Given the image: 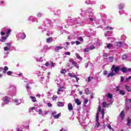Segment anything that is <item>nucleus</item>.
Instances as JSON below:
<instances>
[{
  "instance_id": "57",
  "label": "nucleus",
  "mask_w": 131,
  "mask_h": 131,
  "mask_svg": "<svg viewBox=\"0 0 131 131\" xmlns=\"http://www.w3.org/2000/svg\"><path fill=\"white\" fill-rule=\"evenodd\" d=\"M131 79V76H129V77H128L127 79H126V80H129V79Z\"/></svg>"
},
{
  "instance_id": "28",
  "label": "nucleus",
  "mask_w": 131,
  "mask_h": 131,
  "mask_svg": "<svg viewBox=\"0 0 131 131\" xmlns=\"http://www.w3.org/2000/svg\"><path fill=\"white\" fill-rule=\"evenodd\" d=\"M51 114L52 115H61V113L57 114V113L56 112H52Z\"/></svg>"
},
{
  "instance_id": "58",
  "label": "nucleus",
  "mask_w": 131,
  "mask_h": 131,
  "mask_svg": "<svg viewBox=\"0 0 131 131\" xmlns=\"http://www.w3.org/2000/svg\"><path fill=\"white\" fill-rule=\"evenodd\" d=\"M26 89H27L28 90H29V89H30V87H29V85H27Z\"/></svg>"
},
{
  "instance_id": "9",
  "label": "nucleus",
  "mask_w": 131,
  "mask_h": 131,
  "mask_svg": "<svg viewBox=\"0 0 131 131\" xmlns=\"http://www.w3.org/2000/svg\"><path fill=\"white\" fill-rule=\"evenodd\" d=\"M123 119H124V115H120L118 117L119 121H121V120H123Z\"/></svg>"
},
{
  "instance_id": "6",
  "label": "nucleus",
  "mask_w": 131,
  "mask_h": 131,
  "mask_svg": "<svg viewBox=\"0 0 131 131\" xmlns=\"http://www.w3.org/2000/svg\"><path fill=\"white\" fill-rule=\"evenodd\" d=\"M110 105H111V104L110 103H107V102H106L105 101H104L103 103H102V107L103 108H109Z\"/></svg>"
},
{
  "instance_id": "47",
  "label": "nucleus",
  "mask_w": 131,
  "mask_h": 131,
  "mask_svg": "<svg viewBox=\"0 0 131 131\" xmlns=\"http://www.w3.org/2000/svg\"><path fill=\"white\" fill-rule=\"evenodd\" d=\"M103 57H108V54L105 53H103Z\"/></svg>"
},
{
  "instance_id": "8",
  "label": "nucleus",
  "mask_w": 131,
  "mask_h": 131,
  "mask_svg": "<svg viewBox=\"0 0 131 131\" xmlns=\"http://www.w3.org/2000/svg\"><path fill=\"white\" fill-rule=\"evenodd\" d=\"M68 109L69 111H72L73 110V106L72 103H70L68 104Z\"/></svg>"
},
{
  "instance_id": "17",
  "label": "nucleus",
  "mask_w": 131,
  "mask_h": 131,
  "mask_svg": "<svg viewBox=\"0 0 131 131\" xmlns=\"http://www.w3.org/2000/svg\"><path fill=\"white\" fill-rule=\"evenodd\" d=\"M127 58H128V56L126 54H124L122 56V60H126V59H127Z\"/></svg>"
},
{
  "instance_id": "48",
  "label": "nucleus",
  "mask_w": 131,
  "mask_h": 131,
  "mask_svg": "<svg viewBox=\"0 0 131 131\" xmlns=\"http://www.w3.org/2000/svg\"><path fill=\"white\" fill-rule=\"evenodd\" d=\"M79 40H80V41H83V38H82L81 37H79Z\"/></svg>"
},
{
  "instance_id": "54",
  "label": "nucleus",
  "mask_w": 131,
  "mask_h": 131,
  "mask_svg": "<svg viewBox=\"0 0 131 131\" xmlns=\"http://www.w3.org/2000/svg\"><path fill=\"white\" fill-rule=\"evenodd\" d=\"M54 65H55V63H54V62H51V66L52 67H54Z\"/></svg>"
},
{
  "instance_id": "24",
  "label": "nucleus",
  "mask_w": 131,
  "mask_h": 131,
  "mask_svg": "<svg viewBox=\"0 0 131 131\" xmlns=\"http://www.w3.org/2000/svg\"><path fill=\"white\" fill-rule=\"evenodd\" d=\"M75 56L77 58V59H79V60H81V59H82V58L80 57V55H79V54H78V53H76Z\"/></svg>"
},
{
  "instance_id": "53",
  "label": "nucleus",
  "mask_w": 131,
  "mask_h": 131,
  "mask_svg": "<svg viewBox=\"0 0 131 131\" xmlns=\"http://www.w3.org/2000/svg\"><path fill=\"white\" fill-rule=\"evenodd\" d=\"M70 52H67L66 53V55H68V56H70Z\"/></svg>"
},
{
  "instance_id": "36",
  "label": "nucleus",
  "mask_w": 131,
  "mask_h": 131,
  "mask_svg": "<svg viewBox=\"0 0 131 131\" xmlns=\"http://www.w3.org/2000/svg\"><path fill=\"white\" fill-rule=\"evenodd\" d=\"M63 89L64 87H60L58 90V92H63Z\"/></svg>"
},
{
  "instance_id": "21",
  "label": "nucleus",
  "mask_w": 131,
  "mask_h": 131,
  "mask_svg": "<svg viewBox=\"0 0 131 131\" xmlns=\"http://www.w3.org/2000/svg\"><path fill=\"white\" fill-rule=\"evenodd\" d=\"M9 97L8 96H5V97H4L3 100L4 101V102H7V103H9Z\"/></svg>"
},
{
  "instance_id": "18",
  "label": "nucleus",
  "mask_w": 131,
  "mask_h": 131,
  "mask_svg": "<svg viewBox=\"0 0 131 131\" xmlns=\"http://www.w3.org/2000/svg\"><path fill=\"white\" fill-rule=\"evenodd\" d=\"M106 126H107V127H108V128L110 129V130L114 131V129L112 128L111 125H110V124H107Z\"/></svg>"
},
{
  "instance_id": "60",
  "label": "nucleus",
  "mask_w": 131,
  "mask_h": 131,
  "mask_svg": "<svg viewBox=\"0 0 131 131\" xmlns=\"http://www.w3.org/2000/svg\"><path fill=\"white\" fill-rule=\"evenodd\" d=\"M7 46H8V47H10L11 46V43H7Z\"/></svg>"
},
{
  "instance_id": "26",
  "label": "nucleus",
  "mask_w": 131,
  "mask_h": 131,
  "mask_svg": "<svg viewBox=\"0 0 131 131\" xmlns=\"http://www.w3.org/2000/svg\"><path fill=\"white\" fill-rule=\"evenodd\" d=\"M66 72H67L66 69H62L60 71L61 74H65V73H66Z\"/></svg>"
},
{
  "instance_id": "64",
  "label": "nucleus",
  "mask_w": 131,
  "mask_h": 131,
  "mask_svg": "<svg viewBox=\"0 0 131 131\" xmlns=\"http://www.w3.org/2000/svg\"><path fill=\"white\" fill-rule=\"evenodd\" d=\"M60 131H67V130H64V128H62Z\"/></svg>"
},
{
  "instance_id": "25",
  "label": "nucleus",
  "mask_w": 131,
  "mask_h": 131,
  "mask_svg": "<svg viewBox=\"0 0 131 131\" xmlns=\"http://www.w3.org/2000/svg\"><path fill=\"white\" fill-rule=\"evenodd\" d=\"M127 125H131V119L128 118L127 119Z\"/></svg>"
},
{
  "instance_id": "63",
  "label": "nucleus",
  "mask_w": 131,
  "mask_h": 131,
  "mask_svg": "<svg viewBox=\"0 0 131 131\" xmlns=\"http://www.w3.org/2000/svg\"><path fill=\"white\" fill-rule=\"evenodd\" d=\"M127 71H131V69L130 68L127 69Z\"/></svg>"
},
{
  "instance_id": "62",
  "label": "nucleus",
  "mask_w": 131,
  "mask_h": 131,
  "mask_svg": "<svg viewBox=\"0 0 131 131\" xmlns=\"http://www.w3.org/2000/svg\"><path fill=\"white\" fill-rule=\"evenodd\" d=\"M14 102H15V103H18V99H15V100H14Z\"/></svg>"
},
{
  "instance_id": "29",
  "label": "nucleus",
  "mask_w": 131,
  "mask_h": 131,
  "mask_svg": "<svg viewBox=\"0 0 131 131\" xmlns=\"http://www.w3.org/2000/svg\"><path fill=\"white\" fill-rule=\"evenodd\" d=\"M26 38V35L25 34V33H23V35H21V39H25Z\"/></svg>"
},
{
  "instance_id": "44",
  "label": "nucleus",
  "mask_w": 131,
  "mask_h": 131,
  "mask_svg": "<svg viewBox=\"0 0 131 131\" xmlns=\"http://www.w3.org/2000/svg\"><path fill=\"white\" fill-rule=\"evenodd\" d=\"M107 74H108V71H104V72H103V75H107Z\"/></svg>"
},
{
  "instance_id": "14",
  "label": "nucleus",
  "mask_w": 131,
  "mask_h": 131,
  "mask_svg": "<svg viewBox=\"0 0 131 131\" xmlns=\"http://www.w3.org/2000/svg\"><path fill=\"white\" fill-rule=\"evenodd\" d=\"M75 102L78 105H79L81 104V102H80V100L78 99H76L75 100Z\"/></svg>"
},
{
  "instance_id": "12",
  "label": "nucleus",
  "mask_w": 131,
  "mask_h": 131,
  "mask_svg": "<svg viewBox=\"0 0 131 131\" xmlns=\"http://www.w3.org/2000/svg\"><path fill=\"white\" fill-rule=\"evenodd\" d=\"M8 70H9V68L7 66H5L4 68L3 73H4V74L7 73V71H8Z\"/></svg>"
},
{
  "instance_id": "39",
  "label": "nucleus",
  "mask_w": 131,
  "mask_h": 131,
  "mask_svg": "<svg viewBox=\"0 0 131 131\" xmlns=\"http://www.w3.org/2000/svg\"><path fill=\"white\" fill-rule=\"evenodd\" d=\"M38 112L39 115H41V114H42V111H41L40 109L38 110Z\"/></svg>"
},
{
  "instance_id": "23",
  "label": "nucleus",
  "mask_w": 131,
  "mask_h": 131,
  "mask_svg": "<svg viewBox=\"0 0 131 131\" xmlns=\"http://www.w3.org/2000/svg\"><path fill=\"white\" fill-rule=\"evenodd\" d=\"M119 94L120 95H122V96H124V95H125V92L123 90H120Z\"/></svg>"
},
{
  "instance_id": "19",
  "label": "nucleus",
  "mask_w": 131,
  "mask_h": 131,
  "mask_svg": "<svg viewBox=\"0 0 131 131\" xmlns=\"http://www.w3.org/2000/svg\"><path fill=\"white\" fill-rule=\"evenodd\" d=\"M107 97L108 98V99H112L113 98V95L111 93H107Z\"/></svg>"
},
{
  "instance_id": "31",
  "label": "nucleus",
  "mask_w": 131,
  "mask_h": 131,
  "mask_svg": "<svg viewBox=\"0 0 131 131\" xmlns=\"http://www.w3.org/2000/svg\"><path fill=\"white\" fill-rule=\"evenodd\" d=\"M74 78H76V82H78V80H79V78H78L76 75H74Z\"/></svg>"
},
{
  "instance_id": "13",
  "label": "nucleus",
  "mask_w": 131,
  "mask_h": 131,
  "mask_svg": "<svg viewBox=\"0 0 131 131\" xmlns=\"http://www.w3.org/2000/svg\"><path fill=\"white\" fill-rule=\"evenodd\" d=\"M121 71L123 72V73H126V72H127V69L125 67H123L121 69Z\"/></svg>"
},
{
  "instance_id": "27",
  "label": "nucleus",
  "mask_w": 131,
  "mask_h": 131,
  "mask_svg": "<svg viewBox=\"0 0 131 131\" xmlns=\"http://www.w3.org/2000/svg\"><path fill=\"white\" fill-rule=\"evenodd\" d=\"M117 47H121L122 46V42L121 41H119L118 42H117Z\"/></svg>"
},
{
  "instance_id": "55",
  "label": "nucleus",
  "mask_w": 131,
  "mask_h": 131,
  "mask_svg": "<svg viewBox=\"0 0 131 131\" xmlns=\"http://www.w3.org/2000/svg\"><path fill=\"white\" fill-rule=\"evenodd\" d=\"M1 35H5V33L4 32H1Z\"/></svg>"
},
{
  "instance_id": "10",
  "label": "nucleus",
  "mask_w": 131,
  "mask_h": 131,
  "mask_svg": "<svg viewBox=\"0 0 131 131\" xmlns=\"http://www.w3.org/2000/svg\"><path fill=\"white\" fill-rule=\"evenodd\" d=\"M30 98L31 99L33 103H35V102H36V98L35 97L31 96H30Z\"/></svg>"
},
{
  "instance_id": "56",
  "label": "nucleus",
  "mask_w": 131,
  "mask_h": 131,
  "mask_svg": "<svg viewBox=\"0 0 131 131\" xmlns=\"http://www.w3.org/2000/svg\"><path fill=\"white\" fill-rule=\"evenodd\" d=\"M2 70H4V68L3 67H0V72H1Z\"/></svg>"
},
{
  "instance_id": "15",
  "label": "nucleus",
  "mask_w": 131,
  "mask_h": 131,
  "mask_svg": "<svg viewBox=\"0 0 131 131\" xmlns=\"http://www.w3.org/2000/svg\"><path fill=\"white\" fill-rule=\"evenodd\" d=\"M51 41H53V37H50L47 39V43H50Z\"/></svg>"
},
{
  "instance_id": "11",
  "label": "nucleus",
  "mask_w": 131,
  "mask_h": 131,
  "mask_svg": "<svg viewBox=\"0 0 131 131\" xmlns=\"http://www.w3.org/2000/svg\"><path fill=\"white\" fill-rule=\"evenodd\" d=\"M57 106H58V107H64V103L62 102H57Z\"/></svg>"
},
{
  "instance_id": "42",
  "label": "nucleus",
  "mask_w": 131,
  "mask_h": 131,
  "mask_svg": "<svg viewBox=\"0 0 131 131\" xmlns=\"http://www.w3.org/2000/svg\"><path fill=\"white\" fill-rule=\"evenodd\" d=\"M47 105L48 106V107H52V106H53V104H52V103H48Z\"/></svg>"
},
{
  "instance_id": "61",
  "label": "nucleus",
  "mask_w": 131,
  "mask_h": 131,
  "mask_svg": "<svg viewBox=\"0 0 131 131\" xmlns=\"http://www.w3.org/2000/svg\"><path fill=\"white\" fill-rule=\"evenodd\" d=\"M90 21H93L94 20V18H89Z\"/></svg>"
},
{
  "instance_id": "7",
  "label": "nucleus",
  "mask_w": 131,
  "mask_h": 131,
  "mask_svg": "<svg viewBox=\"0 0 131 131\" xmlns=\"http://www.w3.org/2000/svg\"><path fill=\"white\" fill-rule=\"evenodd\" d=\"M96 125H97V127L100 126V122H99V116L97 115L96 118Z\"/></svg>"
},
{
  "instance_id": "1",
  "label": "nucleus",
  "mask_w": 131,
  "mask_h": 131,
  "mask_svg": "<svg viewBox=\"0 0 131 131\" xmlns=\"http://www.w3.org/2000/svg\"><path fill=\"white\" fill-rule=\"evenodd\" d=\"M78 118L79 122L81 125H83L84 123H85V117L83 115H79L78 117H77Z\"/></svg>"
},
{
  "instance_id": "45",
  "label": "nucleus",
  "mask_w": 131,
  "mask_h": 131,
  "mask_svg": "<svg viewBox=\"0 0 131 131\" xmlns=\"http://www.w3.org/2000/svg\"><path fill=\"white\" fill-rule=\"evenodd\" d=\"M4 50L5 51H9L10 50V49H9V48L7 47H5L4 48Z\"/></svg>"
},
{
  "instance_id": "2",
  "label": "nucleus",
  "mask_w": 131,
  "mask_h": 131,
  "mask_svg": "<svg viewBox=\"0 0 131 131\" xmlns=\"http://www.w3.org/2000/svg\"><path fill=\"white\" fill-rule=\"evenodd\" d=\"M119 70H120V67H116L115 65H113L111 69L112 72L115 71L116 74H119Z\"/></svg>"
},
{
  "instance_id": "43",
  "label": "nucleus",
  "mask_w": 131,
  "mask_h": 131,
  "mask_svg": "<svg viewBox=\"0 0 131 131\" xmlns=\"http://www.w3.org/2000/svg\"><path fill=\"white\" fill-rule=\"evenodd\" d=\"M88 102H89V99H84V103L85 104H88Z\"/></svg>"
},
{
  "instance_id": "5",
  "label": "nucleus",
  "mask_w": 131,
  "mask_h": 131,
  "mask_svg": "<svg viewBox=\"0 0 131 131\" xmlns=\"http://www.w3.org/2000/svg\"><path fill=\"white\" fill-rule=\"evenodd\" d=\"M62 49H64L63 47L56 46L54 48V51L58 53L60 50H62Z\"/></svg>"
},
{
  "instance_id": "30",
  "label": "nucleus",
  "mask_w": 131,
  "mask_h": 131,
  "mask_svg": "<svg viewBox=\"0 0 131 131\" xmlns=\"http://www.w3.org/2000/svg\"><path fill=\"white\" fill-rule=\"evenodd\" d=\"M58 99V96L57 95H55L52 97L53 101H56Z\"/></svg>"
},
{
  "instance_id": "51",
  "label": "nucleus",
  "mask_w": 131,
  "mask_h": 131,
  "mask_svg": "<svg viewBox=\"0 0 131 131\" xmlns=\"http://www.w3.org/2000/svg\"><path fill=\"white\" fill-rule=\"evenodd\" d=\"M2 39L3 40H6V39H7V37L6 36H3L2 37Z\"/></svg>"
},
{
  "instance_id": "33",
  "label": "nucleus",
  "mask_w": 131,
  "mask_h": 131,
  "mask_svg": "<svg viewBox=\"0 0 131 131\" xmlns=\"http://www.w3.org/2000/svg\"><path fill=\"white\" fill-rule=\"evenodd\" d=\"M95 48H96V47H95V46L94 45L90 46V47L89 48L90 50H95Z\"/></svg>"
},
{
  "instance_id": "46",
  "label": "nucleus",
  "mask_w": 131,
  "mask_h": 131,
  "mask_svg": "<svg viewBox=\"0 0 131 131\" xmlns=\"http://www.w3.org/2000/svg\"><path fill=\"white\" fill-rule=\"evenodd\" d=\"M123 80H124V78L122 76H121V82H123Z\"/></svg>"
},
{
  "instance_id": "52",
  "label": "nucleus",
  "mask_w": 131,
  "mask_h": 131,
  "mask_svg": "<svg viewBox=\"0 0 131 131\" xmlns=\"http://www.w3.org/2000/svg\"><path fill=\"white\" fill-rule=\"evenodd\" d=\"M124 114V111H123L120 114V115H123Z\"/></svg>"
},
{
  "instance_id": "4",
  "label": "nucleus",
  "mask_w": 131,
  "mask_h": 131,
  "mask_svg": "<svg viewBox=\"0 0 131 131\" xmlns=\"http://www.w3.org/2000/svg\"><path fill=\"white\" fill-rule=\"evenodd\" d=\"M69 62H70V63H72V64H73V65H74L75 67H76L77 68H78V67H79V66H78V64H77V62L73 60V59H70Z\"/></svg>"
},
{
  "instance_id": "59",
  "label": "nucleus",
  "mask_w": 131,
  "mask_h": 131,
  "mask_svg": "<svg viewBox=\"0 0 131 131\" xmlns=\"http://www.w3.org/2000/svg\"><path fill=\"white\" fill-rule=\"evenodd\" d=\"M66 43L67 46H69V45H70V43H69V42H66Z\"/></svg>"
},
{
  "instance_id": "35",
  "label": "nucleus",
  "mask_w": 131,
  "mask_h": 131,
  "mask_svg": "<svg viewBox=\"0 0 131 131\" xmlns=\"http://www.w3.org/2000/svg\"><path fill=\"white\" fill-rule=\"evenodd\" d=\"M10 33H11V30H8L7 33H6L7 37H8V36H9V34H10Z\"/></svg>"
},
{
  "instance_id": "34",
  "label": "nucleus",
  "mask_w": 131,
  "mask_h": 131,
  "mask_svg": "<svg viewBox=\"0 0 131 131\" xmlns=\"http://www.w3.org/2000/svg\"><path fill=\"white\" fill-rule=\"evenodd\" d=\"M7 74L11 76V75L13 74V72L11 71H9L8 72H7Z\"/></svg>"
},
{
  "instance_id": "50",
  "label": "nucleus",
  "mask_w": 131,
  "mask_h": 131,
  "mask_svg": "<svg viewBox=\"0 0 131 131\" xmlns=\"http://www.w3.org/2000/svg\"><path fill=\"white\" fill-rule=\"evenodd\" d=\"M76 43L77 46H78V45H80V43H81L80 42H79V41H76Z\"/></svg>"
},
{
  "instance_id": "22",
  "label": "nucleus",
  "mask_w": 131,
  "mask_h": 131,
  "mask_svg": "<svg viewBox=\"0 0 131 131\" xmlns=\"http://www.w3.org/2000/svg\"><path fill=\"white\" fill-rule=\"evenodd\" d=\"M85 94H86V95H90V94H91V92H90V90H89L88 88L85 90Z\"/></svg>"
},
{
  "instance_id": "40",
  "label": "nucleus",
  "mask_w": 131,
  "mask_h": 131,
  "mask_svg": "<svg viewBox=\"0 0 131 131\" xmlns=\"http://www.w3.org/2000/svg\"><path fill=\"white\" fill-rule=\"evenodd\" d=\"M116 92H120V90H119V86H116Z\"/></svg>"
},
{
  "instance_id": "37",
  "label": "nucleus",
  "mask_w": 131,
  "mask_h": 131,
  "mask_svg": "<svg viewBox=\"0 0 131 131\" xmlns=\"http://www.w3.org/2000/svg\"><path fill=\"white\" fill-rule=\"evenodd\" d=\"M126 89L128 92H131V89L128 86H126Z\"/></svg>"
},
{
  "instance_id": "16",
  "label": "nucleus",
  "mask_w": 131,
  "mask_h": 131,
  "mask_svg": "<svg viewBox=\"0 0 131 131\" xmlns=\"http://www.w3.org/2000/svg\"><path fill=\"white\" fill-rule=\"evenodd\" d=\"M115 75H116V74L113 72L112 73H108V74L107 75V77L109 78L111 76H115Z\"/></svg>"
},
{
  "instance_id": "3",
  "label": "nucleus",
  "mask_w": 131,
  "mask_h": 131,
  "mask_svg": "<svg viewBox=\"0 0 131 131\" xmlns=\"http://www.w3.org/2000/svg\"><path fill=\"white\" fill-rule=\"evenodd\" d=\"M100 112H101L102 115H105V111L104 109L102 110V107H101V106L98 107V112H97V115H99V113H100Z\"/></svg>"
},
{
  "instance_id": "20",
  "label": "nucleus",
  "mask_w": 131,
  "mask_h": 131,
  "mask_svg": "<svg viewBox=\"0 0 131 131\" xmlns=\"http://www.w3.org/2000/svg\"><path fill=\"white\" fill-rule=\"evenodd\" d=\"M59 118V115H53L51 116V119H57Z\"/></svg>"
},
{
  "instance_id": "38",
  "label": "nucleus",
  "mask_w": 131,
  "mask_h": 131,
  "mask_svg": "<svg viewBox=\"0 0 131 131\" xmlns=\"http://www.w3.org/2000/svg\"><path fill=\"white\" fill-rule=\"evenodd\" d=\"M111 47H112V45L109 43V44H108V45H107L106 48H107V49H110V48H111Z\"/></svg>"
},
{
  "instance_id": "32",
  "label": "nucleus",
  "mask_w": 131,
  "mask_h": 131,
  "mask_svg": "<svg viewBox=\"0 0 131 131\" xmlns=\"http://www.w3.org/2000/svg\"><path fill=\"white\" fill-rule=\"evenodd\" d=\"M90 48H85L84 49V53H88V52H90Z\"/></svg>"
},
{
  "instance_id": "49",
  "label": "nucleus",
  "mask_w": 131,
  "mask_h": 131,
  "mask_svg": "<svg viewBox=\"0 0 131 131\" xmlns=\"http://www.w3.org/2000/svg\"><path fill=\"white\" fill-rule=\"evenodd\" d=\"M50 65V63H49V62H47L46 63H45V66L47 67H49V66Z\"/></svg>"
},
{
  "instance_id": "41",
  "label": "nucleus",
  "mask_w": 131,
  "mask_h": 131,
  "mask_svg": "<svg viewBox=\"0 0 131 131\" xmlns=\"http://www.w3.org/2000/svg\"><path fill=\"white\" fill-rule=\"evenodd\" d=\"M69 76L70 77H74V75H72L71 73H69Z\"/></svg>"
}]
</instances>
